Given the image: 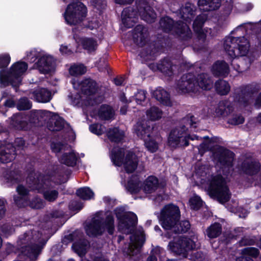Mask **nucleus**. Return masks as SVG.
<instances>
[{"instance_id":"1","label":"nucleus","mask_w":261,"mask_h":261,"mask_svg":"<svg viewBox=\"0 0 261 261\" xmlns=\"http://www.w3.org/2000/svg\"><path fill=\"white\" fill-rule=\"evenodd\" d=\"M194 176L199 179L197 182L205 188L211 197L216 198L221 203L229 199V189L221 175L210 176L208 169L205 166H201L196 169Z\"/></svg>"},{"instance_id":"2","label":"nucleus","mask_w":261,"mask_h":261,"mask_svg":"<svg viewBox=\"0 0 261 261\" xmlns=\"http://www.w3.org/2000/svg\"><path fill=\"white\" fill-rule=\"evenodd\" d=\"M195 10V7L193 4L187 3L181 8L179 11L180 17L186 21L185 23L179 21L173 26V20L169 17H165L161 19L160 26L165 32L172 31L173 33H175L184 39L190 38L192 33L187 22H191L194 17Z\"/></svg>"},{"instance_id":"3","label":"nucleus","mask_w":261,"mask_h":261,"mask_svg":"<svg viewBox=\"0 0 261 261\" xmlns=\"http://www.w3.org/2000/svg\"><path fill=\"white\" fill-rule=\"evenodd\" d=\"M71 83L74 91L68 95V98L72 105L83 107L92 106L96 103L94 95L97 89L95 81L85 79L79 82L73 80Z\"/></svg>"},{"instance_id":"4","label":"nucleus","mask_w":261,"mask_h":261,"mask_svg":"<svg viewBox=\"0 0 261 261\" xmlns=\"http://www.w3.org/2000/svg\"><path fill=\"white\" fill-rule=\"evenodd\" d=\"M213 86V82L206 74L198 76L196 80L194 76L190 73L183 75L178 81L176 90L179 93H196L200 88L203 90H209Z\"/></svg>"},{"instance_id":"5","label":"nucleus","mask_w":261,"mask_h":261,"mask_svg":"<svg viewBox=\"0 0 261 261\" xmlns=\"http://www.w3.org/2000/svg\"><path fill=\"white\" fill-rule=\"evenodd\" d=\"M28 67L26 63L19 61L12 64L7 71L0 70V87H5L9 84L14 88L18 87Z\"/></svg>"},{"instance_id":"6","label":"nucleus","mask_w":261,"mask_h":261,"mask_svg":"<svg viewBox=\"0 0 261 261\" xmlns=\"http://www.w3.org/2000/svg\"><path fill=\"white\" fill-rule=\"evenodd\" d=\"M249 47L250 44L248 41L244 37L228 36L226 37L224 42V48L231 58H235L249 55L246 59L250 64L252 61L251 59V56L252 55L249 52Z\"/></svg>"},{"instance_id":"7","label":"nucleus","mask_w":261,"mask_h":261,"mask_svg":"<svg viewBox=\"0 0 261 261\" xmlns=\"http://www.w3.org/2000/svg\"><path fill=\"white\" fill-rule=\"evenodd\" d=\"M110 157L115 166H123L127 173H132L137 168L138 159L132 151L115 147L111 151Z\"/></svg>"},{"instance_id":"8","label":"nucleus","mask_w":261,"mask_h":261,"mask_svg":"<svg viewBox=\"0 0 261 261\" xmlns=\"http://www.w3.org/2000/svg\"><path fill=\"white\" fill-rule=\"evenodd\" d=\"M106 230L110 234H112L114 230V218L109 215L105 221L99 215H97L86 227V233L89 236L101 234Z\"/></svg>"},{"instance_id":"9","label":"nucleus","mask_w":261,"mask_h":261,"mask_svg":"<svg viewBox=\"0 0 261 261\" xmlns=\"http://www.w3.org/2000/svg\"><path fill=\"white\" fill-rule=\"evenodd\" d=\"M27 182L30 188L42 193L44 199L48 201H54L58 196V192L51 186L50 181L46 179H43L41 177L36 180H32L30 176L27 179Z\"/></svg>"},{"instance_id":"10","label":"nucleus","mask_w":261,"mask_h":261,"mask_svg":"<svg viewBox=\"0 0 261 261\" xmlns=\"http://www.w3.org/2000/svg\"><path fill=\"white\" fill-rule=\"evenodd\" d=\"M86 15L87 8L80 2L68 5L63 14L65 22L69 25L80 23L85 18Z\"/></svg>"},{"instance_id":"11","label":"nucleus","mask_w":261,"mask_h":261,"mask_svg":"<svg viewBox=\"0 0 261 261\" xmlns=\"http://www.w3.org/2000/svg\"><path fill=\"white\" fill-rule=\"evenodd\" d=\"M140 186V182L137 177L134 176L129 180L127 185V189L132 193H137L143 191L145 194H150L154 192L159 188L158 179L154 176H149Z\"/></svg>"},{"instance_id":"12","label":"nucleus","mask_w":261,"mask_h":261,"mask_svg":"<svg viewBox=\"0 0 261 261\" xmlns=\"http://www.w3.org/2000/svg\"><path fill=\"white\" fill-rule=\"evenodd\" d=\"M50 113L47 111L35 110L32 111L31 114V122H27L28 118L20 114L14 115L9 120V128L15 130H27L30 128L31 123H36V118L39 120V117L43 115H46Z\"/></svg>"},{"instance_id":"13","label":"nucleus","mask_w":261,"mask_h":261,"mask_svg":"<svg viewBox=\"0 0 261 261\" xmlns=\"http://www.w3.org/2000/svg\"><path fill=\"white\" fill-rule=\"evenodd\" d=\"M180 218V211L178 206L170 204L165 205L161 213L160 221L165 230L172 228Z\"/></svg>"},{"instance_id":"14","label":"nucleus","mask_w":261,"mask_h":261,"mask_svg":"<svg viewBox=\"0 0 261 261\" xmlns=\"http://www.w3.org/2000/svg\"><path fill=\"white\" fill-rule=\"evenodd\" d=\"M116 217L118 220V229L124 233H132L137 222V217L130 212H125L122 208L116 210Z\"/></svg>"},{"instance_id":"15","label":"nucleus","mask_w":261,"mask_h":261,"mask_svg":"<svg viewBox=\"0 0 261 261\" xmlns=\"http://www.w3.org/2000/svg\"><path fill=\"white\" fill-rule=\"evenodd\" d=\"M173 237L174 240L169 242L168 249L176 254H182L185 256L186 252L197 247V245L194 240L195 238L192 240L187 238H181L178 236Z\"/></svg>"},{"instance_id":"16","label":"nucleus","mask_w":261,"mask_h":261,"mask_svg":"<svg viewBox=\"0 0 261 261\" xmlns=\"http://www.w3.org/2000/svg\"><path fill=\"white\" fill-rule=\"evenodd\" d=\"M198 139V137L196 135L190 136L188 135L185 127H178L172 130L168 137V145L172 148L188 145V140Z\"/></svg>"},{"instance_id":"17","label":"nucleus","mask_w":261,"mask_h":261,"mask_svg":"<svg viewBox=\"0 0 261 261\" xmlns=\"http://www.w3.org/2000/svg\"><path fill=\"white\" fill-rule=\"evenodd\" d=\"M16 191L19 196H15L14 200L19 207L29 205L32 208H41L44 206V202L40 198H35L30 201L29 190L23 185H19L16 188Z\"/></svg>"},{"instance_id":"18","label":"nucleus","mask_w":261,"mask_h":261,"mask_svg":"<svg viewBox=\"0 0 261 261\" xmlns=\"http://www.w3.org/2000/svg\"><path fill=\"white\" fill-rule=\"evenodd\" d=\"M7 137V132L0 131V162L4 164L13 161L16 155L14 146L6 141Z\"/></svg>"},{"instance_id":"19","label":"nucleus","mask_w":261,"mask_h":261,"mask_svg":"<svg viewBox=\"0 0 261 261\" xmlns=\"http://www.w3.org/2000/svg\"><path fill=\"white\" fill-rule=\"evenodd\" d=\"M53 151L56 153H63L60 158L61 163L68 166H74L76 161V156L75 152L67 145L62 144L60 143H52L51 146Z\"/></svg>"},{"instance_id":"20","label":"nucleus","mask_w":261,"mask_h":261,"mask_svg":"<svg viewBox=\"0 0 261 261\" xmlns=\"http://www.w3.org/2000/svg\"><path fill=\"white\" fill-rule=\"evenodd\" d=\"M130 242L126 246L123 252L127 255L133 256L138 254L144 242L145 238L142 228L138 229L129 237Z\"/></svg>"},{"instance_id":"21","label":"nucleus","mask_w":261,"mask_h":261,"mask_svg":"<svg viewBox=\"0 0 261 261\" xmlns=\"http://www.w3.org/2000/svg\"><path fill=\"white\" fill-rule=\"evenodd\" d=\"M34 68L37 69L42 73H49L55 70V61L52 56L45 51L35 63Z\"/></svg>"},{"instance_id":"22","label":"nucleus","mask_w":261,"mask_h":261,"mask_svg":"<svg viewBox=\"0 0 261 261\" xmlns=\"http://www.w3.org/2000/svg\"><path fill=\"white\" fill-rule=\"evenodd\" d=\"M150 2L146 0H137L136 4L139 15L142 19L146 22L151 23L154 21L156 18V14L152 11L150 5Z\"/></svg>"},{"instance_id":"23","label":"nucleus","mask_w":261,"mask_h":261,"mask_svg":"<svg viewBox=\"0 0 261 261\" xmlns=\"http://www.w3.org/2000/svg\"><path fill=\"white\" fill-rule=\"evenodd\" d=\"M148 31L141 25H137L133 31V39L135 44L139 46L145 45L148 39Z\"/></svg>"},{"instance_id":"24","label":"nucleus","mask_w":261,"mask_h":261,"mask_svg":"<svg viewBox=\"0 0 261 261\" xmlns=\"http://www.w3.org/2000/svg\"><path fill=\"white\" fill-rule=\"evenodd\" d=\"M21 179L20 173L18 171H9L4 170L1 176L2 184L9 187L18 182Z\"/></svg>"},{"instance_id":"25","label":"nucleus","mask_w":261,"mask_h":261,"mask_svg":"<svg viewBox=\"0 0 261 261\" xmlns=\"http://www.w3.org/2000/svg\"><path fill=\"white\" fill-rule=\"evenodd\" d=\"M152 128L146 121L138 122L135 126V132L137 136L143 140L152 135Z\"/></svg>"},{"instance_id":"26","label":"nucleus","mask_w":261,"mask_h":261,"mask_svg":"<svg viewBox=\"0 0 261 261\" xmlns=\"http://www.w3.org/2000/svg\"><path fill=\"white\" fill-rule=\"evenodd\" d=\"M30 97L39 102H47L51 98V93L45 88H38L30 94Z\"/></svg>"},{"instance_id":"27","label":"nucleus","mask_w":261,"mask_h":261,"mask_svg":"<svg viewBox=\"0 0 261 261\" xmlns=\"http://www.w3.org/2000/svg\"><path fill=\"white\" fill-rule=\"evenodd\" d=\"M138 14L134 12L132 8L128 7L123 10L122 12V21L124 25L130 28L137 21Z\"/></svg>"},{"instance_id":"28","label":"nucleus","mask_w":261,"mask_h":261,"mask_svg":"<svg viewBox=\"0 0 261 261\" xmlns=\"http://www.w3.org/2000/svg\"><path fill=\"white\" fill-rule=\"evenodd\" d=\"M250 97L248 93L238 90L236 92L233 105L237 108L242 109L247 106Z\"/></svg>"},{"instance_id":"29","label":"nucleus","mask_w":261,"mask_h":261,"mask_svg":"<svg viewBox=\"0 0 261 261\" xmlns=\"http://www.w3.org/2000/svg\"><path fill=\"white\" fill-rule=\"evenodd\" d=\"M153 96L162 104L171 106L172 102L168 93L162 88H157L152 93Z\"/></svg>"},{"instance_id":"30","label":"nucleus","mask_w":261,"mask_h":261,"mask_svg":"<svg viewBox=\"0 0 261 261\" xmlns=\"http://www.w3.org/2000/svg\"><path fill=\"white\" fill-rule=\"evenodd\" d=\"M206 18L204 14L199 15L197 16L193 23V29L199 38H204L206 33L202 29L203 25Z\"/></svg>"},{"instance_id":"31","label":"nucleus","mask_w":261,"mask_h":261,"mask_svg":"<svg viewBox=\"0 0 261 261\" xmlns=\"http://www.w3.org/2000/svg\"><path fill=\"white\" fill-rule=\"evenodd\" d=\"M93 116H97L101 120H110L114 116V111L108 105H102L96 113H93Z\"/></svg>"},{"instance_id":"32","label":"nucleus","mask_w":261,"mask_h":261,"mask_svg":"<svg viewBox=\"0 0 261 261\" xmlns=\"http://www.w3.org/2000/svg\"><path fill=\"white\" fill-rule=\"evenodd\" d=\"M221 0H199V9L203 11L214 10L219 8Z\"/></svg>"},{"instance_id":"33","label":"nucleus","mask_w":261,"mask_h":261,"mask_svg":"<svg viewBox=\"0 0 261 261\" xmlns=\"http://www.w3.org/2000/svg\"><path fill=\"white\" fill-rule=\"evenodd\" d=\"M212 71L216 76H226L229 72L228 65L224 61H217L213 65Z\"/></svg>"},{"instance_id":"34","label":"nucleus","mask_w":261,"mask_h":261,"mask_svg":"<svg viewBox=\"0 0 261 261\" xmlns=\"http://www.w3.org/2000/svg\"><path fill=\"white\" fill-rule=\"evenodd\" d=\"M234 158V154L232 152L228 150H223L219 159L220 164L225 168H229L232 166Z\"/></svg>"},{"instance_id":"35","label":"nucleus","mask_w":261,"mask_h":261,"mask_svg":"<svg viewBox=\"0 0 261 261\" xmlns=\"http://www.w3.org/2000/svg\"><path fill=\"white\" fill-rule=\"evenodd\" d=\"M234 110L232 106L228 101H221L219 103L216 110V115L217 116L225 117L228 115Z\"/></svg>"},{"instance_id":"36","label":"nucleus","mask_w":261,"mask_h":261,"mask_svg":"<svg viewBox=\"0 0 261 261\" xmlns=\"http://www.w3.org/2000/svg\"><path fill=\"white\" fill-rule=\"evenodd\" d=\"M75 41L77 43L82 45L83 48L89 52L94 51L97 47L96 42L92 38H76Z\"/></svg>"},{"instance_id":"37","label":"nucleus","mask_w":261,"mask_h":261,"mask_svg":"<svg viewBox=\"0 0 261 261\" xmlns=\"http://www.w3.org/2000/svg\"><path fill=\"white\" fill-rule=\"evenodd\" d=\"M243 256L237 258L236 261H253L249 257L246 255L252 257H256L259 254L258 250L254 247H247L242 250Z\"/></svg>"},{"instance_id":"38","label":"nucleus","mask_w":261,"mask_h":261,"mask_svg":"<svg viewBox=\"0 0 261 261\" xmlns=\"http://www.w3.org/2000/svg\"><path fill=\"white\" fill-rule=\"evenodd\" d=\"M64 125L63 119L56 115L51 117L48 127L51 131H59L63 128Z\"/></svg>"},{"instance_id":"39","label":"nucleus","mask_w":261,"mask_h":261,"mask_svg":"<svg viewBox=\"0 0 261 261\" xmlns=\"http://www.w3.org/2000/svg\"><path fill=\"white\" fill-rule=\"evenodd\" d=\"M107 136L111 141L119 142L123 140L124 137V133L123 130H120L117 127H115L110 129L108 131Z\"/></svg>"},{"instance_id":"40","label":"nucleus","mask_w":261,"mask_h":261,"mask_svg":"<svg viewBox=\"0 0 261 261\" xmlns=\"http://www.w3.org/2000/svg\"><path fill=\"white\" fill-rule=\"evenodd\" d=\"M88 242L84 239H81L79 242H75L72 245L73 250L80 256L86 253Z\"/></svg>"},{"instance_id":"41","label":"nucleus","mask_w":261,"mask_h":261,"mask_svg":"<svg viewBox=\"0 0 261 261\" xmlns=\"http://www.w3.org/2000/svg\"><path fill=\"white\" fill-rule=\"evenodd\" d=\"M159 138H154L151 135L149 138L145 139L144 145L147 149L150 152H156L159 148Z\"/></svg>"},{"instance_id":"42","label":"nucleus","mask_w":261,"mask_h":261,"mask_svg":"<svg viewBox=\"0 0 261 261\" xmlns=\"http://www.w3.org/2000/svg\"><path fill=\"white\" fill-rule=\"evenodd\" d=\"M146 116L148 119L151 121H155L161 118L163 112L156 107H151L147 110Z\"/></svg>"},{"instance_id":"43","label":"nucleus","mask_w":261,"mask_h":261,"mask_svg":"<svg viewBox=\"0 0 261 261\" xmlns=\"http://www.w3.org/2000/svg\"><path fill=\"white\" fill-rule=\"evenodd\" d=\"M86 71V67L82 64H74L69 69L70 74L75 76L84 74Z\"/></svg>"},{"instance_id":"44","label":"nucleus","mask_w":261,"mask_h":261,"mask_svg":"<svg viewBox=\"0 0 261 261\" xmlns=\"http://www.w3.org/2000/svg\"><path fill=\"white\" fill-rule=\"evenodd\" d=\"M44 52L45 51L40 49H31L27 52L25 59L30 63H34L37 59L40 58Z\"/></svg>"},{"instance_id":"45","label":"nucleus","mask_w":261,"mask_h":261,"mask_svg":"<svg viewBox=\"0 0 261 261\" xmlns=\"http://www.w3.org/2000/svg\"><path fill=\"white\" fill-rule=\"evenodd\" d=\"M221 232V226L219 223H215L206 230V234L210 238H215Z\"/></svg>"},{"instance_id":"46","label":"nucleus","mask_w":261,"mask_h":261,"mask_svg":"<svg viewBox=\"0 0 261 261\" xmlns=\"http://www.w3.org/2000/svg\"><path fill=\"white\" fill-rule=\"evenodd\" d=\"M190 228V224L189 221L184 220L181 221L178 225L177 223L172 227L171 229H168L171 232H174L175 233L177 232H185L187 231Z\"/></svg>"},{"instance_id":"47","label":"nucleus","mask_w":261,"mask_h":261,"mask_svg":"<svg viewBox=\"0 0 261 261\" xmlns=\"http://www.w3.org/2000/svg\"><path fill=\"white\" fill-rule=\"evenodd\" d=\"M215 87L217 91L221 95L227 94L230 91V87L225 81L219 80L216 83Z\"/></svg>"},{"instance_id":"48","label":"nucleus","mask_w":261,"mask_h":261,"mask_svg":"<svg viewBox=\"0 0 261 261\" xmlns=\"http://www.w3.org/2000/svg\"><path fill=\"white\" fill-rule=\"evenodd\" d=\"M76 193L79 197L85 200H89L94 197V193L88 187L79 189L77 190Z\"/></svg>"},{"instance_id":"49","label":"nucleus","mask_w":261,"mask_h":261,"mask_svg":"<svg viewBox=\"0 0 261 261\" xmlns=\"http://www.w3.org/2000/svg\"><path fill=\"white\" fill-rule=\"evenodd\" d=\"M134 98L138 105L145 106L147 102L146 92L142 90H138L135 93Z\"/></svg>"},{"instance_id":"50","label":"nucleus","mask_w":261,"mask_h":261,"mask_svg":"<svg viewBox=\"0 0 261 261\" xmlns=\"http://www.w3.org/2000/svg\"><path fill=\"white\" fill-rule=\"evenodd\" d=\"M16 107L19 110H25L30 109L32 107V104L27 98H22L18 101Z\"/></svg>"},{"instance_id":"51","label":"nucleus","mask_w":261,"mask_h":261,"mask_svg":"<svg viewBox=\"0 0 261 261\" xmlns=\"http://www.w3.org/2000/svg\"><path fill=\"white\" fill-rule=\"evenodd\" d=\"M260 168L259 164L257 162H251L245 168L247 174H253L257 172Z\"/></svg>"},{"instance_id":"52","label":"nucleus","mask_w":261,"mask_h":261,"mask_svg":"<svg viewBox=\"0 0 261 261\" xmlns=\"http://www.w3.org/2000/svg\"><path fill=\"white\" fill-rule=\"evenodd\" d=\"M189 203L191 208L197 210L201 206L202 200L199 196L194 195L190 198Z\"/></svg>"},{"instance_id":"53","label":"nucleus","mask_w":261,"mask_h":261,"mask_svg":"<svg viewBox=\"0 0 261 261\" xmlns=\"http://www.w3.org/2000/svg\"><path fill=\"white\" fill-rule=\"evenodd\" d=\"M163 252V249L160 247H156L153 248L151 252L150 255L147 258V261H157V257L160 256V254Z\"/></svg>"},{"instance_id":"54","label":"nucleus","mask_w":261,"mask_h":261,"mask_svg":"<svg viewBox=\"0 0 261 261\" xmlns=\"http://www.w3.org/2000/svg\"><path fill=\"white\" fill-rule=\"evenodd\" d=\"M14 232V228L10 225L6 224L3 225L0 230L1 234L5 237H8Z\"/></svg>"},{"instance_id":"55","label":"nucleus","mask_w":261,"mask_h":261,"mask_svg":"<svg viewBox=\"0 0 261 261\" xmlns=\"http://www.w3.org/2000/svg\"><path fill=\"white\" fill-rule=\"evenodd\" d=\"M89 129L91 133L100 135L104 132L105 128L99 124H94L89 126Z\"/></svg>"},{"instance_id":"56","label":"nucleus","mask_w":261,"mask_h":261,"mask_svg":"<svg viewBox=\"0 0 261 261\" xmlns=\"http://www.w3.org/2000/svg\"><path fill=\"white\" fill-rule=\"evenodd\" d=\"M11 58L9 54L0 55V68L6 67L10 62Z\"/></svg>"},{"instance_id":"57","label":"nucleus","mask_w":261,"mask_h":261,"mask_svg":"<svg viewBox=\"0 0 261 261\" xmlns=\"http://www.w3.org/2000/svg\"><path fill=\"white\" fill-rule=\"evenodd\" d=\"M244 121V118L241 116H236L232 118H229L228 120L229 123L238 125L242 123Z\"/></svg>"},{"instance_id":"58","label":"nucleus","mask_w":261,"mask_h":261,"mask_svg":"<svg viewBox=\"0 0 261 261\" xmlns=\"http://www.w3.org/2000/svg\"><path fill=\"white\" fill-rule=\"evenodd\" d=\"M91 4L98 10L104 8L106 5L105 0H92Z\"/></svg>"},{"instance_id":"59","label":"nucleus","mask_w":261,"mask_h":261,"mask_svg":"<svg viewBox=\"0 0 261 261\" xmlns=\"http://www.w3.org/2000/svg\"><path fill=\"white\" fill-rule=\"evenodd\" d=\"M15 106L14 101L12 99H8L5 102V105L4 107H2V110H0V114L5 115V111H4V109H5L6 108H12L14 107Z\"/></svg>"},{"instance_id":"60","label":"nucleus","mask_w":261,"mask_h":261,"mask_svg":"<svg viewBox=\"0 0 261 261\" xmlns=\"http://www.w3.org/2000/svg\"><path fill=\"white\" fill-rule=\"evenodd\" d=\"M5 203L6 201L4 199L0 198V220L4 217L5 214Z\"/></svg>"},{"instance_id":"61","label":"nucleus","mask_w":261,"mask_h":261,"mask_svg":"<svg viewBox=\"0 0 261 261\" xmlns=\"http://www.w3.org/2000/svg\"><path fill=\"white\" fill-rule=\"evenodd\" d=\"M205 140V141L200 144V148H204L205 149H209L210 147V144L214 142V139H208L207 136H205L203 138Z\"/></svg>"},{"instance_id":"62","label":"nucleus","mask_w":261,"mask_h":261,"mask_svg":"<svg viewBox=\"0 0 261 261\" xmlns=\"http://www.w3.org/2000/svg\"><path fill=\"white\" fill-rule=\"evenodd\" d=\"M97 66L98 69L102 71L104 69H107L108 67V64L105 59H100Z\"/></svg>"},{"instance_id":"63","label":"nucleus","mask_w":261,"mask_h":261,"mask_svg":"<svg viewBox=\"0 0 261 261\" xmlns=\"http://www.w3.org/2000/svg\"><path fill=\"white\" fill-rule=\"evenodd\" d=\"M73 49L72 48H68L66 45H62L60 48V51L62 54L63 55H70L72 53Z\"/></svg>"},{"instance_id":"64","label":"nucleus","mask_w":261,"mask_h":261,"mask_svg":"<svg viewBox=\"0 0 261 261\" xmlns=\"http://www.w3.org/2000/svg\"><path fill=\"white\" fill-rule=\"evenodd\" d=\"M170 64L166 61H164L162 62L161 65H159L158 68L163 72H166L168 69Z\"/></svg>"}]
</instances>
